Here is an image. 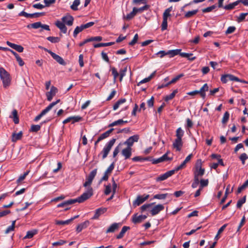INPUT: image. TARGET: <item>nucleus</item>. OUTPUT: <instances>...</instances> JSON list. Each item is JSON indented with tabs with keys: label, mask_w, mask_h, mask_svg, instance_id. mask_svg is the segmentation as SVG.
I'll use <instances>...</instances> for the list:
<instances>
[{
	"label": "nucleus",
	"mask_w": 248,
	"mask_h": 248,
	"mask_svg": "<svg viewBox=\"0 0 248 248\" xmlns=\"http://www.w3.org/2000/svg\"><path fill=\"white\" fill-rule=\"evenodd\" d=\"M46 39L52 43H56L60 41V38L58 37L49 36L46 38Z\"/></svg>",
	"instance_id": "49530a36"
},
{
	"label": "nucleus",
	"mask_w": 248,
	"mask_h": 248,
	"mask_svg": "<svg viewBox=\"0 0 248 248\" xmlns=\"http://www.w3.org/2000/svg\"><path fill=\"white\" fill-rule=\"evenodd\" d=\"M248 15V13H241L239 16L237 17V21L238 23L242 22L245 19L247 16Z\"/></svg>",
	"instance_id": "8fccbe9b"
},
{
	"label": "nucleus",
	"mask_w": 248,
	"mask_h": 248,
	"mask_svg": "<svg viewBox=\"0 0 248 248\" xmlns=\"http://www.w3.org/2000/svg\"><path fill=\"white\" fill-rule=\"evenodd\" d=\"M128 122L127 121H123L122 119H119L117 121H114L112 122V123L108 125V127H113L117 125H121L123 124L124 123H127Z\"/></svg>",
	"instance_id": "2f4dec72"
},
{
	"label": "nucleus",
	"mask_w": 248,
	"mask_h": 248,
	"mask_svg": "<svg viewBox=\"0 0 248 248\" xmlns=\"http://www.w3.org/2000/svg\"><path fill=\"white\" fill-rule=\"evenodd\" d=\"M181 49L170 50L168 51V54L169 55H170V58H172L178 54L180 55V54L181 53Z\"/></svg>",
	"instance_id": "a878e982"
},
{
	"label": "nucleus",
	"mask_w": 248,
	"mask_h": 248,
	"mask_svg": "<svg viewBox=\"0 0 248 248\" xmlns=\"http://www.w3.org/2000/svg\"><path fill=\"white\" fill-rule=\"evenodd\" d=\"M30 172L29 170H28L24 173L23 174L20 175L18 179L16 180V183L17 184H19L22 181L24 180L26 177L28 175Z\"/></svg>",
	"instance_id": "3c124183"
},
{
	"label": "nucleus",
	"mask_w": 248,
	"mask_h": 248,
	"mask_svg": "<svg viewBox=\"0 0 248 248\" xmlns=\"http://www.w3.org/2000/svg\"><path fill=\"white\" fill-rule=\"evenodd\" d=\"M84 30L82 25H81L80 26H77L73 32V36L74 37H76L78 34L80 32Z\"/></svg>",
	"instance_id": "58836bf2"
},
{
	"label": "nucleus",
	"mask_w": 248,
	"mask_h": 248,
	"mask_svg": "<svg viewBox=\"0 0 248 248\" xmlns=\"http://www.w3.org/2000/svg\"><path fill=\"white\" fill-rule=\"evenodd\" d=\"M93 189L91 186H88L87 190L78 198L73 199L75 203L78 202L82 203L90 198L93 195Z\"/></svg>",
	"instance_id": "f03ea898"
},
{
	"label": "nucleus",
	"mask_w": 248,
	"mask_h": 248,
	"mask_svg": "<svg viewBox=\"0 0 248 248\" xmlns=\"http://www.w3.org/2000/svg\"><path fill=\"white\" fill-rule=\"evenodd\" d=\"M168 195V193L157 194L155 195L154 196L153 198L155 199L163 200V199H166Z\"/></svg>",
	"instance_id": "a18cd8bd"
},
{
	"label": "nucleus",
	"mask_w": 248,
	"mask_h": 248,
	"mask_svg": "<svg viewBox=\"0 0 248 248\" xmlns=\"http://www.w3.org/2000/svg\"><path fill=\"white\" fill-rule=\"evenodd\" d=\"M181 49L170 50L168 51V54L169 55H170V58H172L178 54L180 55V54L181 53Z\"/></svg>",
	"instance_id": "bb28decb"
},
{
	"label": "nucleus",
	"mask_w": 248,
	"mask_h": 248,
	"mask_svg": "<svg viewBox=\"0 0 248 248\" xmlns=\"http://www.w3.org/2000/svg\"><path fill=\"white\" fill-rule=\"evenodd\" d=\"M10 118H13V121L16 124H18L19 123V118L17 115V111L16 109H14L12 112V116H10Z\"/></svg>",
	"instance_id": "c85d7f7f"
},
{
	"label": "nucleus",
	"mask_w": 248,
	"mask_h": 248,
	"mask_svg": "<svg viewBox=\"0 0 248 248\" xmlns=\"http://www.w3.org/2000/svg\"><path fill=\"white\" fill-rule=\"evenodd\" d=\"M149 8H150V6L149 5L145 4L144 6H143L141 7H140L139 8H137L136 7H134L133 8L134 9V10H135V12L137 14L138 13H141L144 11L148 10Z\"/></svg>",
	"instance_id": "7c9ffc66"
},
{
	"label": "nucleus",
	"mask_w": 248,
	"mask_h": 248,
	"mask_svg": "<svg viewBox=\"0 0 248 248\" xmlns=\"http://www.w3.org/2000/svg\"><path fill=\"white\" fill-rule=\"evenodd\" d=\"M183 146V142L182 139H176L173 143V146L174 148L176 149L177 151H180L181 147Z\"/></svg>",
	"instance_id": "4be33fe9"
},
{
	"label": "nucleus",
	"mask_w": 248,
	"mask_h": 248,
	"mask_svg": "<svg viewBox=\"0 0 248 248\" xmlns=\"http://www.w3.org/2000/svg\"><path fill=\"white\" fill-rule=\"evenodd\" d=\"M130 229V228L128 226H124L122 228L120 232L116 236V238L118 239H120L122 238L124 236L125 232Z\"/></svg>",
	"instance_id": "b1692460"
},
{
	"label": "nucleus",
	"mask_w": 248,
	"mask_h": 248,
	"mask_svg": "<svg viewBox=\"0 0 248 248\" xmlns=\"http://www.w3.org/2000/svg\"><path fill=\"white\" fill-rule=\"evenodd\" d=\"M111 71L112 72V74L113 75V77H114V79H113L114 82H115L117 78L119 76V74L117 72L116 69L115 67L111 68Z\"/></svg>",
	"instance_id": "680f3d73"
},
{
	"label": "nucleus",
	"mask_w": 248,
	"mask_h": 248,
	"mask_svg": "<svg viewBox=\"0 0 248 248\" xmlns=\"http://www.w3.org/2000/svg\"><path fill=\"white\" fill-rule=\"evenodd\" d=\"M121 154L124 157L125 159L129 158L132 155V148L127 147L122 150Z\"/></svg>",
	"instance_id": "dca6fc26"
},
{
	"label": "nucleus",
	"mask_w": 248,
	"mask_h": 248,
	"mask_svg": "<svg viewBox=\"0 0 248 248\" xmlns=\"http://www.w3.org/2000/svg\"><path fill=\"white\" fill-rule=\"evenodd\" d=\"M51 57L59 64L62 65H66V63L65 62L62 58L59 55L55 54V53H53L52 54Z\"/></svg>",
	"instance_id": "aec40b11"
},
{
	"label": "nucleus",
	"mask_w": 248,
	"mask_h": 248,
	"mask_svg": "<svg viewBox=\"0 0 248 248\" xmlns=\"http://www.w3.org/2000/svg\"><path fill=\"white\" fill-rule=\"evenodd\" d=\"M107 210L106 208H99L95 210L94 216L92 217V219H97L103 214L105 213Z\"/></svg>",
	"instance_id": "2eb2a0df"
},
{
	"label": "nucleus",
	"mask_w": 248,
	"mask_h": 248,
	"mask_svg": "<svg viewBox=\"0 0 248 248\" xmlns=\"http://www.w3.org/2000/svg\"><path fill=\"white\" fill-rule=\"evenodd\" d=\"M0 78L4 88L10 86L12 79L10 74L3 67H0Z\"/></svg>",
	"instance_id": "f257e3e1"
},
{
	"label": "nucleus",
	"mask_w": 248,
	"mask_h": 248,
	"mask_svg": "<svg viewBox=\"0 0 248 248\" xmlns=\"http://www.w3.org/2000/svg\"><path fill=\"white\" fill-rule=\"evenodd\" d=\"M184 134V131L181 127H179L177 129L176 131V139H182Z\"/></svg>",
	"instance_id": "f704fd0d"
},
{
	"label": "nucleus",
	"mask_w": 248,
	"mask_h": 248,
	"mask_svg": "<svg viewBox=\"0 0 248 248\" xmlns=\"http://www.w3.org/2000/svg\"><path fill=\"white\" fill-rule=\"evenodd\" d=\"M67 241L63 240H59L58 241L55 242L52 244L53 247L62 246L64 244H66Z\"/></svg>",
	"instance_id": "052dcab7"
},
{
	"label": "nucleus",
	"mask_w": 248,
	"mask_h": 248,
	"mask_svg": "<svg viewBox=\"0 0 248 248\" xmlns=\"http://www.w3.org/2000/svg\"><path fill=\"white\" fill-rule=\"evenodd\" d=\"M114 44V42H108V43H100L98 44H94L93 46L95 48H98L100 47H105L108 46H110Z\"/></svg>",
	"instance_id": "cd10ccee"
},
{
	"label": "nucleus",
	"mask_w": 248,
	"mask_h": 248,
	"mask_svg": "<svg viewBox=\"0 0 248 248\" xmlns=\"http://www.w3.org/2000/svg\"><path fill=\"white\" fill-rule=\"evenodd\" d=\"M198 12V10H194L193 11H190L186 12L185 15V17L189 18L196 15Z\"/></svg>",
	"instance_id": "a19ab883"
},
{
	"label": "nucleus",
	"mask_w": 248,
	"mask_h": 248,
	"mask_svg": "<svg viewBox=\"0 0 248 248\" xmlns=\"http://www.w3.org/2000/svg\"><path fill=\"white\" fill-rule=\"evenodd\" d=\"M139 139V136L138 135H135L134 136H131L128 139L126 140L125 141H124L123 144L124 145H126L127 147H131L133 146L134 143L135 142H138Z\"/></svg>",
	"instance_id": "1a4fd4ad"
},
{
	"label": "nucleus",
	"mask_w": 248,
	"mask_h": 248,
	"mask_svg": "<svg viewBox=\"0 0 248 248\" xmlns=\"http://www.w3.org/2000/svg\"><path fill=\"white\" fill-rule=\"evenodd\" d=\"M71 121L72 124H74L76 122H78L82 120V117L80 116H71Z\"/></svg>",
	"instance_id": "0e129e2a"
},
{
	"label": "nucleus",
	"mask_w": 248,
	"mask_h": 248,
	"mask_svg": "<svg viewBox=\"0 0 248 248\" xmlns=\"http://www.w3.org/2000/svg\"><path fill=\"white\" fill-rule=\"evenodd\" d=\"M123 144L122 143H119L118 146H117L114 150L113 152V157H115L119 153L120 150Z\"/></svg>",
	"instance_id": "de8ad7c7"
},
{
	"label": "nucleus",
	"mask_w": 248,
	"mask_h": 248,
	"mask_svg": "<svg viewBox=\"0 0 248 248\" xmlns=\"http://www.w3.org/2000/svg\"><path fill=\"white\" fill-rule=\"evenodd\" d=\"M97 170V169H95L90 173L89 176L87 177V181L83 184L84 187L91 186L90 185L96 175Z\"/></svg>",
	"instance_id": "0eeeda50"
},
{
	"label": "nucleus",
	"mask_w": 248,
	"mask_h": 248,
	"mask_svg": "<svg viewBox=\"0 0 248 248\" xmlns=\"http://www.w3.org/2000/svg\"><path fill=\"white\" fill-rule=\"evenodd\" d=\"M172 6L167 8L164 11L163 15V19L168 20V17L170 16V13L172 11Z\"/></svg>",
	"instance_id": "72a5a7b5"
},
{
	"label": "nucleus",
	"mask_w": 248,
	"mask_h": 248,
	"mask_svg": "<svg viewBox=\"0 0 248 248\" xmlns=\"http://www.w3.org/2000/svg\"><path fill=\"white\" fill-rule=\"evenodd\" d=\"M204 173L205 169L202 168L201 160L199 159L197 161V164L195 166V170L194 172V177L199 179V177L202 176Z\"/></svg>",
	"instance_id": "39448f33"
},
{
	"label": "nucleus",
	"mask_w": 248,
	"mask_h": 248,
	"mask_svg": "<svg viewBox=\"0 0 248 248\" xmlns=\"http://www.w3.org/2000/svg\"><path fill=\"white\" fill-rule=\"evenodd\" d=\"M126 100L125 98H122L118 100L113 106V110H115L118 109L120 105L125 103Z\"/></svg>",
	"instance_id": "c756f323"
},
{
	"label": "nucleus",
	"mask_w": 248,
	"mask_h": 248,
	"mask_svg": "<svg viewBox=\"0 0 248 248\" xmlns=\"http://www.w3.org/2000/svg\"><path fill=\"white\" fill-rule=\"evenodd\" d=\"M178 93V90L176 89L174 90L173 92L170 93V94L167 95L165 98V101L166 102L169 101V100H170L172 99L174 96H175L176 94Z\"/></svg>",
	"instance_id": "c9c22d12"
},
{
	"label": "nucleus",
	"mask_w": 248,
	"mask_h": 248,
	"mask_svg": "<svg viewBox=\"0 0 248 248\" xmlns=\"http://www.w3.org/2000/svg\"><path fill=\"white\" fill-rule=\"evenodd\" d=\"M187 163V162L186 160H184L179 166L176 167L173 170H174L175 172L178 171V170L184 168L186 167V164Z\"/></svg>",
	"instance_id": "6e6d98bb"
},
{
	"label": "nucleus",
	"mask_w": 248,
	"mask_h": 248,
	"mask_svg": "<svg viewBox=\"0 0 248 248\" xmlns=\"http://www.w3.org/2000/svg\"><path fill=\"white\" fill-rule=\"evenodd\" d=\"M137 13L135 12V10L133 8V10L129 14H127L125 16H124V18L127 20H129L132 19L136 15Z\"/></svg>",
	"instance_id": "4c0bfd02"
},
{
	"label": "nucleus",
	"mask_w": 248,
	"mask_h": 248,
	"mask_svg": "<svg viewBox=\"0 0 248 248\" xmlns=\"http://www.w3.org/2000/svg\"><path fill=\"white\" fill-rule=\"evenodd\" d=\"M169 153V152H167L166 153L164 154L162 156L160 157L162 162L172 160V157L170 158L168 156Z\"/></svg>",
	"instance_id": "09e8293b"
},
{
	"label": "nucleus",
	"mask_w": 248,
	"mask_h": 248,
	"mask_svg": "<svg viewBox=\"0 0 248 248\" xmlns=\"http://www.w3.org/2000/svg\"><path fill=\"white\" fill-rule=\"evenodd\" d=\"M208 90L209 87L208 86V84L207 83H205L201 88L200 90H198L199 94L203 99H204L206 96V94L205 92L208 91Z\"/></svg>",
	"instance_id": "6ab92c4d"
},
{
	"label": "nucleus",
	"mask_w": 248,
	"mask_h": 248,
	"mask_svg": "<svg viewBox=\"0 0 248 248\" xmlns=\"http://www.w3.org/2000/svg\"><path fill=\"white\" fill-rule=\"evenodd\" d=\"M149 198V195L144 194L142 196H138L136 199L133 202L134 206H139Z\"/></svg>",
	"instance_id": "6e6552de"
},
{
	"label": "nucleus",
	"mask_w": 248,
	"mask_h": 248,
	"mask_svg": "<svg viewBox=\"0 0 248 248\" xmlns=\"http://www.w3.org/2000/svg\"><path fill=\"white\" fill-rule=\"evenodd\" d=\"M62 22L68 26H72L74 22V18L72 16L68 15L63 16L62 18Z\"/></svg>",
	"instance_id": "4468645a"
},
{
	"label": "nucleus",
	"mask_w": 248,
	"mask_h": 248,
	"mask_svg": "<svg viewBox=\"0 0 248 248\" xmlns=\"http://www.w3.org/2000/svg\"><path fill=\"white\" fill-rule=\"evenodd\" d=\"M220 80L221 82L224 83H227L229 80L247 83L245 81L240 79L238 78L231 74H226L222 75L221 77Z\"/></svg>",
	"instance_id": "423d86ee"
},
{
	"label": "nucleus",
	"mask_w": 248,
	"mask_h": 248,
	"mask_svg": "<svg viewBox=\"0 0 248 248\" xmlns=\"http://www.w3.org/2000/svg\"><path fill=\"white\" fill-rule=\"evenodd\" d=\"M192 55H193L192 53H185V52H181V53L180 54V56L181 57H184V58H186L189 60H190L192 61H194L196 59L195 57H190V56H191Z\"/></svg>",
	"instance_id": "e433bc0d"
},
{
	"label": "nucleus",
	"mask_w": 248,
	"mask_h": 248,
	"mask_svg": "<svg viewBox=\"0 0 248 248\" xmlns=\"http://www.w3.org/2000/svg\"><path fill=\"white\" fill-rule=\"evenodd\" d=\"M216 8V5H213L211 6L208 7L206 8H204L202 9V12L203 13H208L212 11L213 10L215 9Z\"/></svg>",
	"instance_id": "338daca9"
},
{
	"label": "nucleus",
	"mask_w": 248,
	"mask_h": 248,
	"mask_svg": "<svg viewBox=\"0 0 248 248\" xmlns=\"http://www.w3.org/2000/svg\"><path fill=\"white\" fill-rule=\"evenodd\" d=\"M80 0H74L73 4L71 5V8L74 11H77L78 10V6L80 4Z\"/></svg>",
	"instance_id": "79ce46f5"
},
{
	"label": "nucleus",
	"mask_w": 248,
	"mask_h": 248,
	"mask_svg": "<svg viewBox=\"0 0 248 248\" xmlns=\"http://www.w3.org/2000/svg\"><path fill=\"white\" fill-rule=\"evenodd\" d=\"M155 204L154 202L151 203H148V204H145L141 206L140 207V210L142 212L147 210L150 207H151L153 205Z\"/></svg>",
	"instance_id": "603ef678"
},
{
	"label": "nucleus",
	"mask_w": 248,
	"mask_h": 248,
	"mask_svg": "<svg viewBox=\"0 0 248 248\" xmlns=\"http://www.w3.org/2000/svg\"><path fill=\"white\" fill-rule=\"evenodd\" d=\"M74 203H75L74 200L73 199H70L58 204L57 207H64Z\"/></svg>",
	"instance_id": "393cba45"
},
{
	"label": "nucleus",
	"mask_w": 248,
	"mask_h": 248,
	"mask_svg": "<svg viewBox=\"0 0 248 248\" xmlns=\"http://www.w3.org/2000/svg\"><path fill=\"white\" fill-rule=\"evenodd\" d=\"M246 196H245L243 198L239 200L237 203V207L238 208H240L242 205L246 202Z\"/></svg>",
	"instance_id": "5fc2aeb1"
},
{
	"label": "nucleus",
	"mask_w": 248,
	"mask_h": 248,
	"mask_svg": "<svg viewBox=\"0 0 248 248\" xmlns=\"http://www.w3.org/2000/svg\"><path fill=\"white\" fill-rule=\"evenodd\" d=\"M48 111L49 110L46 108L45 109H43L39 115H38L37 116L35 117L34 119V121L37 122L38 121H39L42 117L46 115Z\"/></svg>",
	"instance_id": "473e14b6"
},
{
	"label": "nucleus",
	"mask_w": 248,
	"mask_h": 248,
	"mask_svg": "<svg viewBox=\"0 0 248 248\" xmlns=\"http://www.w3.org/2000/svg\"><path fill=\"white\" fill-rule=\"evenodd\" d=\"M239 159L242 162L243 165H245L246 160L248 159V155L245 153H242L239 157Z\"/></svg>",
	"instance_id": "37998d69"
},
{
	"label": "nucleus",
	"mask_w": 248,
	"mask_h": 248,
	"mask_svg": "<svg viewBox=\"0 0 248 248\" xmlns=\"http://www.w3.org/2000/svg\"><path fill=\"white\" fill-rule=\"evenodd\" d=\"M27 28L29 29L31 28L37 29L41 28V29L39 31L40 32L43 31V30H45L48 31L50 30L48 25L46 24H43L41 22H37L32 24H28L27 26Z\"/></svg>",
	"instance_id": "20e7f679"
},
{
	"label": "nucleus",
	"mask_w": 248,
	"mask_h": 248,
	"mask_svg": "<svg viewBox=\"0 0 248 248\" xmlns=\"http://www.w3.org/2000/svg\"><path fill=\"white\" fill-rule=\"evenodd\" d=\"M229 117H230V114H229V112L226 111L224 113L223 118L222 119V121H221L222 123L223 124H225L228 121V120L229 119Z\"/></svg>",
	"instance_id": "c03bdc74"
},
{
	"label": "nucleus",
	"mask_w": 248,
	"mask_h": 248,
	"mask_svg": "<svg viewBox=\"0 0 248 248\" xmlns=\"http://www.w3.org/2000/svg\"><path fill=\"white\" fill-rule=\"evenodd\" d=\"M45 15V13L42 12V13H35L33 14H30V18H37L39 17L40 16H43Z\"/></svg>",
	"instance_id": "69168bd1"
},
{
	"label": "nucleus",
	"mask_w": 248,
	"mask_h": 248,
	"mask_svg": "<svg viewBox=\"0 0 248 248\" xmlns=\"http://www.w3.org/2000/svg\"><path fill=\"white\" fill-rule=\"evenodd\" d=\"M121 225V223H114L112 224L106 230V233H108L110 232H114L115 231L119 229Z\"/></svg>",
	"instance_id": "f3484780"
},
{
	"label": "nucleus",
	"mask_w": 248,
	"mask_h": 248,
	"mask_svg": "<svg viewBox=\"0 0 248 248\" xmlns=\"http://www.w3.org/2000/svg\"><path fill=\"white\" fill-rule=\"evenodd\" d=\"M184 74H180L177 76H176L175 78H173L170 82L169 84H173L177 82L180 78L184 77Z\"/></svg>",
	"instance_id": "bf43d9fd"
},
{
	"label": "nucleus",
	"mask_w": 248,
	"mask_h": 248,
	"mask_svg": "<svg viewBox=\"0 0 248 248\" xmlns=\"http://www.w3.org/2000/svg\"><path fill=\"white\" fill-rule=\"evenodd\" d=\"M187 163V162L186 160H184L179 166L176 167L173 170H174L175 172L178 171V170L184 168L186 167V164Z\"/></svg>",
	"instance_id": "13d9d810"
},
{
	"label": "nucleus",
	"mask_w": 248,
	"mask_h": 248,
	"mask_svg": "<svg viewBox=\"0 0 248 248\" xmlns=\"http://www.w3.org/2000/svg\"><path fill=\"white\" fill-rule=\"evenodd\" d=\"M56 26L61 30L63 33H66L67 32V28L62 22L58 20L56 23Z\"/></svg>",
	"instance_id": "412c9836"
},
{
	"label": "nucleus",
	"mask_w": 248,
	"mask_h": 248,
	"mask_svg": "<svg viewBox=\"0 0 248 248\" xmlns=\"http://www.w3.org/2000/svg\"><path fill=\"white\" fill-rule=\"evenodd\" d=\"M23 136V132L20 131L18 133L15 132L13 133L12 135V142H15L17 140H20Z\"/></svg>",
	"instance_id": "5701e85b"
},
{
	"label": "nucleus",
	"mask_w": 248,
	"mask_h": 248,
	"mask_svg": "<svg viewBox=\"0 0 248 248\" xmlns=\"http://www.w3.org/2000/svg\"><path fill=\"white\" fill-rule=\"evenodd\" d=\"M147 218V216L146 215H140L138 216L137 214H134L132 216V221L134 224L140 223L142 221L145 220Z\"/></svg>",
	"instance_id": "9b49d317"
},
{
	"label": "nucleus",
	"mask_w": 248,
	"mask_h": 248,
	"mask_svg": "<svg viewBox=\"0 0 248 248\" xmlns=\"http://www.w3.org/2000/svg\"><path fill=\"white\" fill-rule=\"evenodd\" d=\"M57 92V88L54 86H52L50 88V91L46 93L47 100L51 101L53 98V97L56 95Z\"/></svg>",
	"instance_id": "ddd939ff"
},
{
	"label": "nucleus",
	"mask_w": 248,
	"mask_h": 248,
	"mask_svg": "<svg viewBox=\"0 0 248 248\" xmlns=\"http://www.w3.org/2000/svg\"><path fill=\"white\" fill-rule=\"evenodd\" d=\"M90 224V222L88 220H86L84 222H82L78 224L76 228V231L78 233L80 232L82 230L87 228Z\"/></svg>",
	"instance_id": "a211bd4d"
},
{
	"label": "nucleus",
	"mask_w": 248,
	"mask_h": 248,
	"mask_svg": "<svg viewBox=\"0 0 248 248\" xmlns=\"http://www.w3.org/2000/svg\"><path fill=\"white\" fill-rule=\"evenodd\" d=\"M175 173L174 170H173L167 171L164 174L159 175L156 178V181L157 182L164 181L169 177L172 176Z\"/></svg>",
	"instance_id": "9d476101"
},
{
	"label": "nucleus",
	"mask_w": 248,
	"mask_h": 248,
	"mask_svg": "<svg viewBox=\"0 0 248 248\" xmlns=\"http://www.w3.org/2000/svg\"><path fill=\"white\" fill-rule=\"evenodd\" d=\"M199 183H200V187L202 189V188L204 186H206L208 184V179L204 180V179H201L200 181H199Z\"/></svg>",
	"instance_id": "774afa93"
},
{
	"label": "nucleus",
	"mask_w": 248,
	"mask_h": 248,
	"mask_svg": "<svg viewBox=\"0 0 248 248\" xmlns=\"http://www.w3.org/2000/svg\"><path fill=\"white\" fill-rule=\"evenodd\" d=\"M164 209V206L162 204H157L151 210L150 212L151 215L154 216L157 214H158L160 211L163 210Z\"/></svg>",
	"instance_id": "f8f14e48"
},
{
	"label": "nucleus",
	"mask_w": 248,
	"mask_h": 248,
	"mask_svg": "<svg viewBox=\"0 0 248 248\" xmlns=\"http://www.w3.org/2000/svg\"><path fill=\"white\" fill-rule=\"evenodd\" d=\"M116 139L113 138L106 143L101 152V154H102L103 159H104L107 157L109 151H110Z\"/></svg>",
	"instance_id": "7ed1b4c3"
},
{
	"label": "nucleus",
	"mask_w": 248,
	"mask_h": 248,
	"mask_svg": "<svg viewBox=\"0 0 248 248\" xmlns=\"http://www.w3.org/2000/svg\"><path fill=\"white\" fill-rule=\"evenodd\" d=\"M41 129V125L38 124H33L31 126L30 131L32 132H37Z\"/></svg>",
	"instance_id": "864d4df0"
},
{
	"label": "nucleus",
	"mask_w": 248,
	"mask_h": 248,
	"mask_svg": "<svg viewBox=\"0 0 248 248\" xmlns=\"http://www.w3.org/2000/svg\"><path fill=\"white\" fill-rule=\"evenodd\" d=\"M187 163V162L186 160H184L179 166L176 167L173 170H174L175 172L178 171V170L184 168L186 167V164Z\"/></svg>",
	"instance_id": "4d7b16f0"
},
{
	"label": "nucleus",
	"mask_w": 248,
	"mask_h": 248,
	"mask_svg": "<svg viewBox=\"0 0 248 248\" xmlns=\"http://www.w3.org/2000/svg\"><path fill=\"white\" fill-rule=\"evenodd\" d=\"M36 231H31L27 232L26 235L24 237V239H30L36 233Z\"/></svg>",
	"instance_id": "ea45409f"
},
{
	"label": "nucleus",
	"mask_w": 248,
	"mask_h": 248,
	"mask_svg": "<svg viewBox=\"0 0 248 248\" xmlns=\"http://www.w3.org/2000/svg\"><path fill=\"white\" fill-rule=\"evenodd\" d=\"M127 71V67H124V69H122L120 70V80L121 81L123 79V77L125 75V73Z\"/></svg>",
	"instance_id": "e2e57ef3"
}]
</instances>
